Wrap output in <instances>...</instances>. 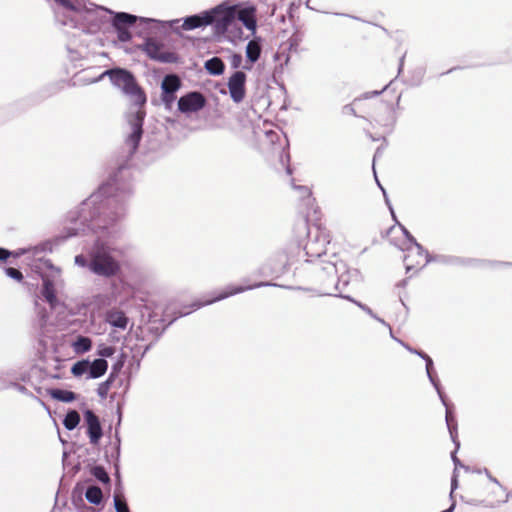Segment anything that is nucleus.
I'll return each instance as SVG.
<instances>
[{
	"mask_svg": "<svg viewBox=\"0 0 512 512\" xmlns=\"http://www.w3.org/2000/svg\"><path fill=\"white\" fill-rule=\"evenodd\" d=\"M131 194L130 185L120 188L114 179L68 212L65 238L90 232L96 236L87 254L75 256L76 266L105 279L120 274L126 249L119 242L122 232L117 222L124 217Z\"/></svg>",
	"mask_w": 512,
	"mask_h": 512,
	"instance_id": "nucleus-1",
	"label": "nucleus"
},
{
	"mask_svg": "<svg viewBox=\"0 0 512 512\" xmlns=\"http://www.w3.org/2000/svg\"><path fill=\"white\" fill-rule=\"evenodd\" d=\"M58 25L81 30L87 34L99 32L108 21L109 9L89 0H46Z\"/></svg>",
	"mask_w": 512,
	"mask_h": 512,
	"instance_id": "nucleus-2",
	"label": "nucleus"
},
{
	"mask_svg": "<svg viewBox=\"0 0 512 512\" xmlns=\"http://www.w3.org/2000/svg\"><path fill=\"white\" fill-rule=\"evenodd\" d=\"M105 76H109L112 84L121 89L134 102L126 116L129 132L125 139L128 152L133 154L136 152L143 134V122L146 113L142 106L146 103V96L136 83L133 74L122 68L106 70L91 82H97Z\"/></svg>",
	"mask_w": 512,
	"mask_h": 512,
	"instance_id": "nucleus-3",
	"label": "nucleus"
},
{
	"mask_svg": "<svg viewBox=\"0 0 512 512\" xmlns=\"http://www.w3.org/2000/svg\"><path fill=\"white\" fill-rule=\"evenodd\" d=\"M334 259V261H329L323 265L321 269L318 294L347 299L372 318H376V314L367 305L342 294L350 282L360 277V273L357 269H349L343 260H339L337 257H334Z\"/></svg>",
	"mask_w": 512,
	"mask_h": 512,
	"instance_id": "nucleus-4",
	"label": "nucleus"
},
{
	"mask_svg": "<svg viewBox=\"0 0 512 512\" xmlns=\"http://www.w3.org/2000/svg\"><path fill=\"white\" fill-rule=\"evenodd\" d=\"M297 242V257L305 262L317 261L316 282L319 285V275L323 265L329 261H334V257L341 260L336 254H332L329 259H322L326 255V246L330 243L328 234L318 226L310 227L307 220H301L295 227Z\"/></svg>",
	"mask_w": 512,
	"mask_h": 512,
	"instance_id": "nucleus-5",
	"label": "nucleus"
},
{
	"mask_svg": "<svg viewBox=\"0 0 512 512\" xmlns=\"http://www.w3.org/2000/svg\"><path fill=\"white\" fill-rule=\"evenodd\" d=\"M113 15L112 26L114 27L117 37L121 42H128L131 40L132 35L129 32L128 27L135 24L138 20L142 23H157L163 27L173 26V24L180 22L179 19L161 21L153 18L138 17L126 12H116L113 13Z\"/></svg>",
	"mask_w": 512,
	"mask_h": 512,
	"instance_id": "nucleus-6",
	"label": "nucleus"
},
{
	"mask_svg": "<svg viewBox=\"0 0 512 512\" xmlns=\"http://www.w3.org/2000/svg\"><path fill=\"white\" fill-rule=\"evenodd\" d=\"M205 13L209 14L211 18L210 25L214 26L215 32L224 34L236 17V6L221 3L210 10H206Z\"/></svg>",
	"mask_w": 512,
	"mask_h": 512,
	"instance_id": "nucleus-7",
	"label": "nucleus"
},
{
	"mask_svg": "<svg viewBox=\"0 0 512 512\" xmlns=\"http://www.w3.org/2000/svg\"><path fill=\"white\" fill-rule=\"evenodd\" d=\"M141 50L151 59L160 63H178L179 56L172 51L164 50V44L155 38H147Z\"/></svg>",
	"mask_w": 512,
	"mask_h": 512,
	"instance_id": "nucleus-8",
	"label": "nucleus"
},
{
	"mask_svg": "<svg viewBox=\"0 0 512 512\" xmlns=\"http://www.w3.org/2000/svg\"><path fill=\"white\" fill-rule=\"evenodd\" d=\"M263 286H276V284H272V283H269V282H260V283H256V284L250 285V286H235V287L234 286H229V287L226 288L225 291H223L219 295L215 296L213 299L207 300L205 302L195 301V302H193L190 305L191 309H187V307H184L182 310H180L178 312V317H182V316L188 315L193 310L199 309L200 307L208 305V304H212V303H214L216 301L223 300V299H225V298H227L229 296H233L235 294L244 292L246 290H251V289L259 288V287H263Z\"/></svg>",
	"mask_w": 512,
	"mask_h": 512,
	"instance_id": "nucleus-9",
	"label": "nucleus"
},
{
	"mask_svg": "<svg viewBox=\"0 0 512 512\" xmlns=\"http://www.w3.org/2000/svg\"><path fill=\"white\" fill-rule=\"evenodd\" d=\"M412 240L413 244H410L407 248V254L404 257L407 272H410L413 269H421L431 261L429 254L424 250V248L417 243L415 239Z\"/></svg>",
	"mask_w": 512,
	"mask_h": 512,
	"instance_id": "nucleus-10",
	"label": "nucleus"
},
{
	"mask_svg": "<svg viewBox=\"0 0 512 512\" xmlns=\"http://www.w3.org/2000/svg\"><path fill=\"white\" fill-rule=\"evenodd\" d=\"M265 138L271 144L273 152L279 155L282 165H286V172L290 175L292 170L288 165L290 155L287 152L289 145L287 138L285 136L282 137L280 133L272 130L266 131Z\"/></svg>",
	"mask_w": 512,
	"mask_h": 512,
	"instance_id": "nucleus-11",
	"label": "nucleus"
},
{
	"mask_svg": "<svg viewBox=\"0 0 512 512\" xmlns=\"http://www.w3.org/2000/svg\"><path fill=\"white\" fill-rule=\"evenodd\" d=\"M291 260L286 252H277L271 256L262 267V273L279 277L283 275L290 265Z\"/></svg>",
	"mask_w": 512,
	"mask_h": 512,
	"instance_id": "nucleus-12",
	"label": "nucleus"
},
{
	"mask_svg": "<svg viewBox=\"0 0 512 512\" xmlns=\"http://www.w3.org/2000/svg\"><path fill=\"white\" fill-rule=\"evenodd\" d=\"M206 105L205 96L198 91L189 92L178 100V110L184 114L196 113Z\"/></svg>",
	"mask_w": 512,
	"mask_h": 512,
	"instance_id": "nucleus-13",
	"label": "nucleus"
},
{
	"mask_svg": "<svg viewBox=\"0 0 512 512\" xmlns=\"http://www.w3.org/2000/svg\"><path fill=\"white\" fill-rule=\"evenodd\" d=\"M247 76L243 71H235L228 79L229 94L234 103H241L246 96Z\"/></svg>",
	"mask_w": 512,
	"mask_h": 512,
	"instance_id": "nucleus-14",
	"label": "nucleus"
},
{
	"mask_svg": "<svg viewBox=\"0 0 512 512\" xmlns=\"http://www.w3.org/2000/svg\"><path fill=\"white\" fill-rule=\"evenodd\" d=\"M211 18L209 14L205 13V11L194 14L191 16H188L184 18L183 24L181 26H178V23L173 24V26H170L173 31L177 34H180V30L190 31L194 30L196 28L204 27L210 25Z\"/></svg>",
	"mask_w": 512,
	"mask_h": 512,
	"instance_id": "nucleus-15",
	"label": "nucleus"
},
{
	"mask_svg": "<svg viewBox=\"0 0 512 512\" xmlns=\"http://www.w3.org/2000/svg\"><path fill=\"white\" fill-rule=\"evenodd\" d=\"M84 418L87 424V434L89 436L91 444H97L102 437V428L100 425L99 418L91 410H86Z\"/></svg>",
	"mask_w": 512,
	"mask_h": 512,
	"instance_id": "nucleus-16",
	"label": "nucleus"
},
{
	"mask_svg": "<svg viewBox=\"0 0 512 512\" xmlns=\"http://www.w3.org/2000/svg\"><path fill=\"white\" fill-rule=\"evenodd\" d=\"M445 420H446L447 428L449 430L451 439L456 446L455 451L452 452V454H451V458L455 465V469H457L458 466L462 467L463 465L461 464L460 460L456 456V451H457V449H459L460 443L457 440V421H456L455 417L452 415L450 408H447ZM454 471L456 472V470H454Z\"/></svg>",
	"mask_w": 512,
	"mask_h": 512,
	"instance_id": "nucleus-17",
	"label": "nucleus"
},
{
	"mask_svg": "<svg viewBox=\"0 0 512 512\" xmlns=\"http://www.w3.org/2000/svg\"><path fill=\"white\" fill-rule=\"evenodd\" d=\"M40 295L49 304L51 309L54 310L60 305V301L56 296L54 282L48 277L42 279Z\"/></svg>",
	"mask_w": 512,
	"mask_h": 512,
	"instance_id": "nucleus-18",
	"label": "nucleus"
},
{
	"mask_svg": "<svg viewBox=\"0 0 512 512\" xmlns=\"http://www.w3.org/2000/svg\"><path fill=\"white\" fill-rule=\"evenodd\" d=\"M419 357H421L426 362L427 377H428L429 381L431 382V384L436 389L437 394H438L442 404L446 407V409L449 408V406L447 404V401H446V397H445L444 393L442 392V390L440 388V384H439L438 380L434 377V375L432 373L433 361H432L431 357L429 355H427L426 353H419Z\"/></svg>",
	"mask_w": 512,
	"mask_h": 512,
	"instance_id": "nucleus-19",
	"label": "nucleus"
},
{
	"mask_svg": "<svg viewBox=\"0 0 512 512\" xmlns=\"http://www.w3.org/2000/svg\"><path fill=\"white\" fill-rule=\"evenodd\" d=\"M105 320L109 325L122 330H125L129 323V319L126 314L116 308L110 309L106 312Z\"/></svg>",
	"mask_w": 512,
	"mask_h": 512,
	"instance_id": "nucleus-20",
	"label": "nucleus"
},
{
	"mask_svg": "<svg viewBox=\"0 0 512 512\" xmlns=\"http://www.w3.org/2000/svg\"><path fill=\"white\" fill-rule=\"evenodd\" d=\"M256 9L253 6L245 7L237 13L238 19L243 23V25L253 34L256 32L257 21L255 18Z\"/></svg>",
	"mask_w": 512,
	"mask_h": 512,
	"instance_id": "nucleus-21",
	"label": "nucleus"
},
{
	"mask_svg": "<svg viewBox=\"0 0 512 512\" xmlns=\"http://www.w3.org/2000/svg\"><path fill=\"white\" fill-rule=\"evenodd\" d=\"M108 369V362L104 358H98L93 360L92 362L89 361V370L88 375L86 376L87 379H97L103 376Z\"/></svg>",
	"mask_w": 512,
	"mask_h": 512,
	"instance_id": "nucleus-22",
	"label": "nucleus"
},
{
	"mask_svg": "<svg viewBox=\"0 0 512 512\" xmlns=\"http://www.w3.org/2000/svg\"><path fill=\"white\" fill-rule=\"evenodd\" d=\"M19 379V373L14 368L0 370V391L13 387Z\"/></svg>",
	"mask_w": 512,
	"mask_h": 512,
	"instance_id": "nucleus-23",
	"label": "nucleus"
},
{
	"mask_svg": "<svg viewBox=\"0 0 512 512\" xmlns=\"http://www.w3.org/2000/svg\"><path fill=\"white\" fill-rule=\"evenodd\" d=\"M181 87V80L176 74L166 75L161 83V90L169 94H175Z\"/></svg>",
	"mask_w": 512,
	"mask_h": 512,
	"instance_id": "nucleus-24",
	"label": "nucleus"
},
{
	"mask_svg": "<svg viewBox=\"0 0 512 512\" xmlns=\"http://www.w3.org/2000/svg\"><path fill=\"white\" fill-rule=\"evenodd\" d=\"M261 55L260 39L250 40L246 46V57L251 64L257 62Z\"/></svg>",
	"mask_w": 512,
	"mask_h": 512,
	"instance_id": "nucleus-25",
	"label": "nucleus"
},
{
	"mask_svg": "<svg viewBox=\"0 0 512 512\" xmlns=\"http://www.w3.org/2000/svg\"><path fill=\"white\" fill-rule=\"evenodd\" d=\"M204 67L211 75H215V76H219V75L223 74V72L225 70L224 62L219 57H212V58L208 59L205 62Z\"/></svg>",
	"mask_w": 512,
	"mask_h": 512,
	"instance_id": "nucleus-26",
	"label": "nucleus"
},
{
	"mask_svg": "<svg viewBox=\"0 0 512 512\" xmlns=\"http://www.w3.org/2000/svg\"><path fill=\"white\" fill-rule=\"evenodd\" d=\"M85 498L93 505H100L103 501L102 490L96 485H89L85 491Z\"/></svg>",
	"mask_w": 512,
	"mask_h": 512,
	"instance_id": "nucleus-27",
	"label": "nucleus"
},
{
	"mask_svg": "<svg viewBox=\"0 0 512 512\" xmlns=\"http://www.w3.org/2000/svg\"><path fill=\"white\" fill-rule=\"evenodd\" d=\"M49 395L53 399L64 402V403H69L76 399V394L74 392L69 391V390H64V389H58V388L51 389L49 391Z\"/></svg>",
	"mask_w": 512,
	"mask_h": 512,
	"instance_id": "nucleus-28",
	"label": "nucleus"
},
{
	"mask_svg": "<svg viewBox=\"0 0 512 512\" xmlns=\"http://www.w3.org/2000/svg\"><path fill=\"white\" fill-rule=\"evenodd\" d=\"M92 347V341L89 337L78 336L72 343V348L76 354H83L88 352Z\"/></svg>",
	"mask_w": 512,
	"mask_h": 512,
	"instance_id": "nucleus-29",
	"label": "nucleus"
},
{
	"mask_svg": "<svg viewBox=\"0 0 512 512\" xmlns=\"http://www.w3.org/2000/svg\"><path fill=\"white\" fill-rule=\"evenodd\" d=\"M80 422V415L76 410L69 411L63 420V425L67 430L75 429Z\"/></svg>",
	"mask_w": 512,
	"mask_h": 512,
	"instance_id": "nucleus-30",
	"label": "nucleus"
},
{
	"mask_svg": "<svg viewBox=\"0 0 512 512\" xmlns=\"http://www.w3.org/2000/svg\"><path fill=\"white\" fill-rule=\"evenodd\" d=\"M90 473L103 484H110V477L103 466L96 465L90 468Z\"/></svg>",
	"mask_w": 512,
	"mask_h": 512,
	"instance_id": "nucleus-31",
	"label": "nucleus"
},
{
	"mask_svg": "<svg viewBox=\"0 0 512 512\" xmlns=\"http://www.w3.org/2000/svg\"><path fill=\"white\" fill-rule=\"evenodd\" d=\"M89 370V360H80L73 364L71 368V373L75 377H81L83 375H88Z\"/></svg>",
	"mask_w": 512,
	"mask_h": 512,
	"instance_id": "nucleus-32",
	"label": "nucleus"
},
{
	"mask_svg": "<svg viewBox=\"0 0 512 512\" xmlns=\"http://www.w3.org/2000/svg\"><path fill=\"white\" fill-rule=\"evenodd\" d=\"M302 40H303V35L301 33H299V32L293 33L290 36V38L287 40V43H286L288 45V50L290 52L297 53L299 45L302 42Z\"/></svg>",
	"mask_w": 512,
	"mask_h": 512,
	"instance_id": "nucleus-33",
	"label": "nucleus"
},
{
	"mask_svg": "<svg viewBox=\"0 0 512 512\" xmlns=\"http://www.w3.org/2000/svg\"><path fill=\"white\" fill-rule=\"evenodd\" d=\"M114 507L116 512H130L124 496L121 493L114 495Z\"/></svg>",
	"mask_w": 512,
	"mask_h": 512,
	"instance_id": "nucleus-34",
	"label": "nucleus"
},
{
	"mask_svg": "<svg viewBox=\"0 0 512 512\" xmlns=\"http://www.w3.org/2000/svg\"><path fill=\"white\" fill-rule=\"evenodd\" d=\"M37 311V320L40 327H44L48 321L49 314L44 307H40L38 302L35 303Z\"/></svg>",
	"mask_w": 512,
	"mask_h": 512,
	"instance_id": "nucleus-35",
	"label": "nucleus"
},
{
	"mask_svg": "<svg viewBox=\"0 0 512 512\" xmlns=\"http://www.w3.org/2000/svg\"><path fill=\"white\" fill-rule=\"evenodd\" d=\"M113 385L110 383V381H103L102 383L99 384L98 388H97V394L98 396L101 398V399H106L107 396H108V392L110 390V388L112 387Z\"/></svg>",
	"mask_w": 512,
	"mask_h": 512,
	"instance_id": "nucleus-36",
	"label": "nucleus"
},
{
	"mask_svg": "<svg viewBox=\"0 0 512 512\" xmlns=\"http://www.w3.org/2000/svg\"><path fill=\"white\" fill-rule=\"evenodd\" d=\"M5 273L8 277H10L16 281H21L23 279L22 272L16 268H13V267L5 268Z\"/></svg>",
	"mask_w": 512,
	"mask_h": 512,
	"instance_id": "nucleus-37",
	"label": "nucleus"
},
{
	"mask_svg": "<svg viewBox=\"0 0 512 512\" xmlns=\"http://www.w3.org/2000/svg\"><path fill=\"white\" fill-rule=\"evenodd\" d=\"M121 367H122V363H117V364L113 365L111 372H110L108 378L106 379V381H110V383L113 385L115 383L116 379L118 378Z\"/></svg>",
	"mask_w": 512,
	"mask_h": 512,
	"instance_id": "nucleus-38",
	"label": "nucleus"
},
{
	"mask_svg": "<svg viewBox=\"0 0 512 512\" xmlns=\"http://www.w3.org/2000/svg\"><path fill=\"white\" fill-rule=\"evenodd\" d=\"M229 61L233 69H239L242 65L243 58L241 54L234 53L230 56Z\"/></svg>",
	"mask_w": 512,
	"mask_h": 512,
	"instance_id": "nucleus-39",
	"label": "nucleus"
},
{
	"mask_svg": "<svg viewBox=\"0 0 512 512\" xmlns=\"http://www.w3.org/2000/svg\"><path fill=\"white\" fill-rule=\"evenodd\" d=\"M176 96L175 94H169L167 92L162 91L161 100L164 103L165 107L170 109L173 102L175 101Z\"/></svg>",
	"mask_w": 512,
	"mask_h": 512,
	"instance_id": "nucleus-40",
	"label": "nucleus"
},
{
	"mask_svg": "<svg viewBox=\"0 0 512 512\" xmlns=\"http://www.w3.org/2000/svg\"><path fill=\"white\" fill-rule=\"evenodd\" d=\"M115 352V349L111 346H105L99 350L98 355L103 357H111Z\"/></svg>",
	"mask_w": 512,
	"mask_h": 512,
	"instance_id": "nucleus-41",
	"label": "nucleus"
},
{
	"mask_svg": "<svg viewBox=\"0 0 512 512\" xmlns=\"http://www.w3.org/2000/svg\"><path fill=\"white\" fill-rule=\"evenodd\" d=\"M457 487H458L457 474L454 471L452 479H451V492H450V497L451 498H453V493L457 489Z\"/></svg>",
	"mask_w": 512,
	"mask_h": 512,
	"instance_id": "nucleus-42",
	"label": "nucleus"
},
{
	"mask_svg": "<svg viewBox=\"0 0 512 512\" xmlns=\"http://www.w3.org/2000/svg\"><path fill=\"white\" fill-rule=\"evenodd\" d=\"M13 387H14L18 392H20V393H22V394H24V395H30V392L28 391V389H27L25 386H23V385H21V384L17 383V381L15 382V384L13 385Z\"/></svg>",
	"mask_w": 512,
	"mask_h": 512,
	"instance_id": "nucleus-43",
	"label": "nucleus"
},
{
	"mask_svg": "<svg viewBox=\"0 0 512 512\" xmlns=\"http://www.w3.org/2000/svg\"><path fill=\"white\" fill-rule=\"evenodd\" d=\"M397 342H399L403 347H405L409 352L413 353V354H416L419 356V353H424L423 351H420V350H416L410 346H408L407 344H405L404 342H402L401 340L399 339H395Z\"/></svg>",
	"mask_w": 512,
	"mask_h": 512,
	"instance_id": "nucleus-44",
	"label": "nucleus"
},
{
	"mask_svg": "<svg viewBox=\"0 0 512 512\" xmlns=\"http://www.w3.org/2000/svg\"><path fill=\"white\" fill-rule=\"evenodd\" d=\"M375 320H377L379 323L383 324L384 326H386L388 329H389V333H390V336L393 338V339H396L393 335V332H392V328L391 326L382 318L378 317L376 315V318H374Z\"/></svg>",
	"mask_w": 512,
	"mask_h": 512,
	"instance_id": "nucleus-45",
	"label": "nucleus"
},
{
	"mask_svg": "<svg viewBox=\"0 0 512 512\" xmlns=\"http://www.w3.org/2000/svg\"><path fill=\"white\" fill-rule=\"evenodd\" d=\"M11 255V252L8 251L7 249L5 248H0V260L1 261H5L9 258V256Z\"/></svg>",
	"mask_w": 512,
	"mask_h": 512,
	"instance_id": "nucleus-46",
	"label": "nucleus"
},
{
	"mask_svg": "<svg viewBox=\"0 0 512 512\" xmlns=\"http://www.w3.org/2000/svg\"><path fill=\"white\" fill-rule=\"evenodd\" d=\"M296 189L300 190L303 195L311 196V191L305 186H294Z\"/></svg>",
	"mask_w": 512,
	"mask_h": 512,
	"instance_id": "nucleus-47",
	"label": "nucleus"
},
{
	"mask_svg": "<svg viewBox=\"0 0 512 512\" xmlns=\"http://www.w3.org/2000/svg\"><path fill=\"white\" fill-rule=\"evenodd\" d=\"M387 88V86H385L381 91H373V92H369V93H366L365 94V98H368V97H372V96H378L380 95L385 89Z\"/></svg>",
	"mask_w": 512,
	"mask_h": 512,
	"instance_id": "nucleus-48",
	"label": "nucleus"
},
{
	"mask_svg": "<svg viewBox=\"0 0 512 512\" xmlns=\"http://www.w3.org/2000/svg\"><path fill=\"white\" fill-rule=\"evenodd\" d=\"M404 234L406 238L410 241V244H413V240L415 239L405 228H403Z\"/></svg>",
	"mask_w": 512,
	"mask_h": 512,
	"instance_id": "nucleus-49",
	"label": "nucleus"
},
{
	"mask_svg": "<svg viewBox=\"0 0 512 512\" xmlns=\"http://www.w3.org/2000/svg\"><path fill=\"white\" fill-rule=\"evenodd\" d=\"M345 109L349 111V113H352L353 115H356L354 108L350 105L345 106Z\"/></svg>",
	"mask_w": 512,
	"mask_h": 512,
	"instance_id": "nucleus-50",
	"label": "nucleus"
},
{
	"mask_svg": "<svg viewBox=\"0 0 512 512\" xmlns=\"http://www.w3.org/2000/svg\"><path fill=\"white\" fill-rule=\"evenodd\" d=\"M381 189H382V191H383V193H384V196H385V202L388 204V206H389V208H390L391 212L393 213V210H392V208H391V206H390V204H389L388 198H387V196H386L385 190H384L382 187H381Z\"/></svg>",
	"mask_w": 512,
	"mask_h": 512,
	"instance_id": "nucleus-51",
	"label": "nucleus"
},
{
	"mask_svg": "<svg viewBox=\"0 0 512 512\" xmlns=\"http://www.w3.org/2000/svg\"><path fill=\"white\" fill-rule=\"evenodd\" d=\"M489 479H490V481H492L493 483H495V484H498V485H499L498 480H497L496 478L492 477L491 475H489Z\"/></svg>",
	"mask_w": 512,
	"mask_h": 512,
	"instance_id": "nucleus-52",
	"label": "nucleus"
},
{
	"mask_svg": "<svg viewBox=\"0 0 512 512\" xmlns=\"http://www.w3.org/2000/svg\"><path fill=\"white\" fill-rule=\"evenodd\" d=\"M380 154H381V150H380V148H378V149L376 150L375 155H374V160H375V159H376V157H378Z\"/></svg>",
	"mask_w": 512,
	"mask_h": 512,
	"instance_id": "nucleus-53",
	"label": "nucleus"
},
{
	"mask_svg": "<svg viewBox=\"0 0 512 512\" xmlns=\"http://www.w3.org/2000/svg\"><path fill=\"white\" fill-rule=\"evenodd\" d=\"M149 346H146L144 351L141 353V358L145 355V353L148 351Z\"/></svg>",
	"mask_w": 512,
	"mask_h": 512,
	"instance_id": "nucleus-54",
	"label": "nucleus"
}]
</instances>
